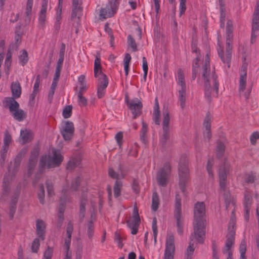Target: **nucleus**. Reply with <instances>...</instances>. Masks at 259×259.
I'll return each mask as SVG.
<instances>
[{
    "mask_svg": "<svg viewBox=\"0 0 259 259\" xmlns=\"http://www.w3.org/2000/svg\"><path fill=\"white\" fill-rule=\"evenodd\" d=\"M205 205L204 203L198 202L195 203L194 207V233L198 242L201 244L204 242L205 234Z\"/></svg>",
    "mask_w": 259,
    "mask_h": 259,
    "instance_id": "f257e3e1",
    "label": "nucleus"
},
{
    "mask_svg": "<svg viewBox=\"0 0 259 259\" xmlns=\"http://www.w3.org/2000/svg\"><path fill=\"white\" fill-rule=\"evenodd\" d=\"M27 151V148H23L17 155L14 160V168L11 171L10 167H9L8 171L9 174H6L3 180V191L2 195V199H5L7 197L10 192V185L13 179V177L15 174L17 172L18 168L20 166L21 161L23 157L26 154Z\"/></svg>",
    "mask_w": 259,
    "mask_h": 259,
    "instance_id": "f03ea898",
    "label": "nucleus"
},
{
    "mask_svg": "<svg viewBox=\"0 0 259 259\" xmlns=\"http://www.w3.org/2000/svg\"><path fill=\"white\" fill-rule=\"evenodd\" d=\"M80 182V178L77 177L72 182L71 185L68 184L64 186L61 191L60 195V204L59 207L58 219H64L63 213L64 211V204L70 200V197L74 192L78 190Z\"/></svg>",
    "mask_w": 259,
    "mask_h": 259,
    "instance_id": "7ed1b4c3",
    "label": "nucleus"
},
{
    "mask_svg": "<svg viewBox=\"0 0 259 259\" xmlns=\"http://www.w3.org/2000/svg\"><path fill=\"white\" fill-rule=\"evenodd\" d=\"M62 160L63 157L60 152L53 149L51 155H45L40 158L38 171L41 174L46 167L50 168L58 166Z\"/></svg>",
    "mask_w": 259,
    "mask_h": 259,
    "instance_id": "20e7f679",
    "label": "nucleus"
},
{
    "mask_svg": "<svg viewBox=\"0 0 259 259\" xmlns=\"http://www.w3.org/2000/svg\"><path fill=\"white\" fill-rule=\"evenodd\" d=\"M229 168V165L225 162L224 165L220 167L219 171L220 191L224 193V200L227 207L232 201L231 196L226 190L227 177Z\"/></svg>",
    "mask_w": 259,
    "mask_h": 259,
    "instance_id": "39448f33",
    "label": "nucleus"
},
{
    "mask_svg": "<svg viewBox=\"0 0 259 259\" xmlns=\"http://www.w3.org/2000/svg\"><path fill=\"white\" fill-rule=\"evenodd\" d=\"M178 173L179 176V187L181 191L184 193L186 189V184L189 179L188 159L186 155H183L180 158Z\"/></svg>",
    "mask_w": 259,
    "mask_h": 259,
    "instance_id": "423d86ee",
    "label": "nucleus"
},
{
    "mask_svg": "<svg viewBox=\"0 0 259 259\" xmlns=\"http://www.w3.org/2000/svg\"><path fill=\"white\" fill-rule=\"evenodd\" d=\"M170 115L167 109L163 111L162 132L159 139V143L162 147H165L167 141L170 136V128L169 126Z\"/></svg>",
    "mask_w": 259,
    "mask_h": 259,
    "instance_id": "0eeeda50",
    "label": "nucleus"
},
{
    "mask_svg": "<svg viewBox=\"0 0 259 259\" xmlns=\"http://www.w3.org/2000/svg\"><path fill=\"white\" fill-rule=\"evenodd\" d=\"M202 77L204 79L206 87L209 86V77H210L214 81L215 85L217 87V74L215 72L214 68H211L210 65V57L208 54L205 56V61L202 65L201 68Z\"/></svg>",
    "mask_w": 259,
    "mask_h": 259,
    "instance_id": "6e6552de",
    "label": "nucleus"
},
{
    "mask_svg": "<svg viewBox=\"0 0 259 259\" xmlns=\"http://www.w3.org/2000/svg\"><path fill=\"white\" fill-rule=\"evenodd\" d=\"M171 173V166L168 162L164 164L156 175V181L159 186L166 187L168 183Z\"/></svg>",
    "mask_w": 259,
    "mask_h": 259,
    "instance_id": "1a4fd4ad",
    "label": "nucleus"
},
{
    "mask_svg": "<svg viewBox=\"0 0 259 259\" xmlns=\"http://www.w3.org/2000/svg\"><path fill=\"white\" fill-rule=\"evenodd\" d=\"M233 38V34H226V53L225 56L223 54V49L220 47L218 49V53L219 57L224 63H229L232 56V41Z\"/></svg>",
    "mask_w": 259,
    "mask_h": 259,
    "instance_id": "9d476101",
    "label": "nucleus"
},
{
    "mask_svg": "<svg viewBox=\"0 0 259 259\" xmlns=\"http://www.w3.org/2000/svg\"><path fill=\"white\" fill-rule=\"evenodd\" d=\"M178 84L181 87L179 90V101L180 102V106L184 109L185 106L186 96V85L185 81L184 75L182 69L178 70Z\"/></svg>",
    "mask_w": 259,
    "mask_h": 259,
    "instance_id": "9b49d317",
    "label": "nucleus"
},
{
    "mask_svg": "<svg viewBox=\"0 0 259 259\" xmlns=\"http://www.w3.org/2000/svg\"><path fill=\"white\" fill-rule=\"evenodd\" d=\"M209 86L206 87L205 82L204 79L202 77L204 81V94L206 100L208 103H210L211 101L212 97H217L218 96V90H219V81L218 79V75H217V87L214 84V81L212 79L209 77Z\"/></svg>",
    "mask_w": 259,
    "mask_h": 259,
    "instance_id": "f8f14e48",
    "label": "nucleus"
},
{
    "mask_svg": "<svg viewBox=\"0 0 259 259\" xmlns=\"http://www.w3.org/2000/svg\"><path fill=\"white\" fill-rule=\"evenodd\" d=\"M181 197L179 195H176L175 209L174 217L177 221L178 233L181 235L183 233V219L181 212Z\"/></svg>",
    "mask_w": 259,
    "mask_h": 259,
    "instance_id": "ddd939ff",
    "label": "nucleus"
},
{
    "mask_svg": "<svg viewBox=\"0 0 259 259\" xmlns=\"http://www.w3.org/2000/svg\"><path fill=\"white\" fill-rule=\"evenodd\" d=\"M125 102L134 115V118H136L140 115L143 107L142 102L137 98L132 100H129L127 96L125 98Z\"/></svg>",
    "mask_w": 259,
    "mask_h": 259,
    "instance_id": "4468645a",
    "label": "nucleus"
},
{
    "mask_svg": "<svg viewBox=\"0 0 259 259\" xmlns=\"http://www.w3.org/2000/svg\"><path fill=\"white\" fill-rule=\"evenodd\" d=\"M117 7V0H111L105 8L101 9L100 17L106 19L113 16L116 13Z\"/></svg>",
    "mask_w": 259,
    "mask_h": 259,
    "instance_id": "2eb2a0df",
    "label": "nucleus"
},
{
    "mask_svg": "<svg viewBox=\"0 0 259 259\" xmlns=\"http://www.w3.org/2000/svg\"><path fill=\"white\" fill-rule=\"evenodd\" d=\"M235 232L233 230H230L226 236V241L224 248L222 249L224 254H227L226 259H233L232 252L230 248L234 243Z\"/></svg>",
    "mask_w": 259,
    "mask_h": 259,
    "instance_id": "dca6fc26",
    "label": "nucleus"
},
{
    "mask_svg": "<svg viewBox=\"0 0 259 259\" xmlns=\"http://www.w3.org/2000/svg\"><path fill=\"white\" fill-rule=\"evenodd\" d=\"M175 239L173 235L166 238L164 259H174L175 253Z\"/></svg>",
    "mask_w": 259,
    "mask_h": 259,
    "instance_id": "f3484780",
    "label": "nucleus"
},
{
    "mask_svg": "<svg viewBox=\"0 0 259 259\" xmlns=\"http://www.w3.org/2000/svg\"><path fill=\"white\" fill-rule=\"evenodd\" d=\"M74 127L73 122L67 121L61 128V133L65 141L70 140L74 134Z\"/></svg>",
    "mask_w": 259,
    "mask_h": 259,
    "instance_id": "a211bd4d",
    "label": "nucleus"
},
{
    "mask_svg": "<svg viewBox=\"0 0 259 259\" xmlns=\"http://www.w3.org/2000/svg\"><path fill=\"white\" fill-rule=\"evenodd\" d=\"M252 203V196L251 194L246 192L244 194V219L246 221L249 219V211Z\"/></svg>",
    "mask_w": 259,
    "mask_h": 259,
    "instance_id": "6ab92c4d",
    "label": "nucleus"
},
{
    "mask_svg": "<svg viewBox=\"0 0 259 259\" xmlns=\"http://www.w3.org/2000/svg\"><path fill=\"white\" fill-rule=\"evenodd\" d=\"M48 0H42L41 9L39 12L38 23L40 27H44L46 20V14Z\"/></svg>",
    "mask_w": 259,
    "mask_h": 259,
    "instance_id": "aec40b11",
    "label": "nucleus"
},
{
    "mask_svg": "<svg viewBox=\"0 0 259 259\" xmlns=\"http://www.w3.org/2000/svg\"><path fill=\"white\" fill-rule=\"evenodd\" d=\"M16 98L7 97L5 98L4 102L6 107H8L11 113H13L19 108V104L15 100Z\"/></svg>",
    "mask_w": 259,
    "mask_h": 259,
    "instance_id": "412c9836",
    "label": "nucleus"
},
{
    "mask_svg": "<svg viewBox=\"0 0 259 259\" xmlns=\"http://www.w3.org/2000/svg\"><path fill=\"white\" fill-rule=\"evenodd\" d=\"M36 233L37 236L40 238L42 240L45 238L46 224L45 222L41 220H37L36 222Z\"/></svg>",
    "mask_w": 259,
    "mask_h": 259,
    "instance_id": "4be33fe9",
    "label": "nucleus"
},
{
    "mask_svg": "<svg viewBox=\"0 0 259 259\" xmlns=\"http://www.w3.org/2000/svg\"><path fill=\"white\" fill-rule=\"evenodd\" d=\"M140 223V219L138 213V210L137 207H135L133 218L127 221V225L128 227H139Z\"/></svg>",
    "mask_w": 259,
    "mask_h": 259,
    "instance_id": "5701e85b",
    "label": "nucleus"
},
{
    "mask_svg": "<svg viewBox=\"0 0 259 259\" xmlns=\"http://www.w3.org/2000/svg\"><path fill=\"white\" fill-rule=\"evenodd\" d=\"M11 91L12 92L11 98H19L21 96V87L18 81H14L11 83Z\"/></svg>",
    "mask_w": 259,
    "mask_h": 259,
    "instance_id": "b1692460",
    "label": "nucleus"
},
{
    "mask_svg": "<svg viewBox=\"0 0 259 259\" xmlns=\"http://www.w3.org/2000/svg\"><path fill=\"white\" fill-rule=\"evenodd\" d=\"M108 85V80H104L102 82H98L97 88V95L98 98L103 97L105 94L106 89Z\"/></svg>",
    "mask_w": 259,
    "mask_h": 259,
    "instance_id": "393cba45",
    "label": "nucleus"
},
{
    "mask_svg": "<svg viewBox=\"0 0 259 259\" xmlns=\"http://www.w3.org/2000/svg\"><path fill=\"white\" fill-rule=\"evenodd\" d=\"M20 137L21 139V143L24 144L30 142L33 139V136L31 132L27 130H21L20 132Z\"/></svg>",
    "mask_w": 259,
    "mask_h": 259,
    "instance_id": "a878e982",
    "label": "nucleus"
},
{
    "mask_svg": "<svg viewBox=\"0 0 259 259\" xmlns=\"http://www.w3.org/2000/svg\"><path fill=\"white\" fill-rule=\"evenodd\" d=\"M18 197V194L15 195L11 199V202L10 206V213L9 216L11 220L13 219L14 215L15 213L16 209V203L17 202V199Z\"/></svg>",
    "mask_w": 259,
    "mask_h": 259,
    "instance_id": "bb28decb",
    "label": "nucleus"
},
{
    "mask_svg": "<svg viewBox=\"0 0 259 259\" xmlns=\"http://www.w3.org/2000/svg\"><path fill=\"white\" fill-rule=\"evenodd\" d=\"M12 114L13 117L18 121H23L26 117V113L22 109H18Z\"/></svg>",
    "mask_w": 259,
    "mask_h": 259,
    "instance_id": "cd10ccee",
    "label": "nucleus"
},
{
    "mask_svg": "<svg viewBox=\"0 0 259 259\" xmlns=\"http://www.w3.org/2000/svg\"><path fill=\"white\" fill-rule=\"evenodd\" d=\"M199 61V57L197 56L196 59L193 61V65H192V80H195L196 78L197 74L198 71V63Z\"/></svg>",
    "mask_w": 259,
    "mask_h": 259,
    "instance_id": "c85d7f7f",
    "label": "nucleus"
},
{
    "mask_svg": "<svg viewBox=\"0 0 259 259\" xmlns=\"http://www.w3.org/2000/svg\"><path fill=\"white\" fill-rule=\"evenodd\" d=\"M159 201L158 194L156 192H154L152 194V209L155 211H156L159 206Z\"/></svg>",
    "mask_w": 259,
    "mask_h": 259,
    "instance_id": "c756f323",
    "label": "nucleus"
},
{
    "mask_svg": "<svg viewBox=\"0 0 259 259\" xmlns=\"http://www.w3.org/2000/svg\"><path fill=\"white\" fill-rule=\"evenodd\" d=\"M94 76L98 79V82H102L104 80H108L107 76L102 72V69L94 70Z\"/></svg>",
    "mask_w": 259,
    "mask_h": 259,
    "instance_id": "7c9ffc66",
    "label": "nucleus"
},
{
    "mask_svg": "<svg viewBox=\"0 0 259 259\" xmlns=\"http://www.w3.org/2000/svg\"><path fill=\"white\" fill-rule=\"evenodd\" d=\"M122 187L121 182L118 181L115 182L113 187L114 196L115 198H117L120 195Z\"/></svg>",
    "mask_w": 259,
    "mask_h": 259,
    "instance_id": "2f4dec72",
    "label": "nucleus"
},
{
    "mask_svg": "<svg viewBox=\"0 0 259 259\" xmlns=\"http://www.w3.org/2000/svg\"><path fill=\"white\" fill-rule=\"evenodd\" d=\"M19 63L24 66L28 61V53L26 51L23 50L21 51V54L19 57Z\"/></svg>",
    "mask_w": 259,
    "mask_h": 259,
    "instance_id": "473e14b6",
    "label": "nucleus"
},
{
    "mask_svg": "<svg viewBox=\"0 0 259 259\" xmlns=\"http://www.w3.org/2000/svg\"><path fill=\"white\" fill-rule=\"evenodd\" d=\"M87 201V200L86 198H82L81 200H80L79 217L80 218V220L81 221H82L84 217L85 211V204Z\"/></svg>",
    "mask_w": 259,
    "mask_h": 259,
    "instance_id": "72a5a7b5",
    "label": "nucleus"
},
{
    "mask_svg": "<svg viewBox=\"0 0 259 259\" xmlns=\"http://www.w3.org/2000/svg\"><path fill=\"white\" fill-rule=\"evenodd\" d=\"M259 29V23H252V32L251 36V42L253 43L255 41L257 31Z\"/></svg>",
    "mask_w": 259,
    "mask_h": 259,
    "instance_id": "f704fd0d",
    "label": "nucleus"
},
{
    "mask_svg": "<svg viewBox=\"0 0 259 259\" xmlns=\"http://www.w3.org/2000/svg\"><path fill=\"white\" fill-rule=\"evenodd\" d=\"M82 12V8L72 7L71 19L74 20L76 18L79 20Z\"/></svg>",
    "mask_w": 259,
    "mask_h": 259,
    "instance_id": "c9c22d12",
    "label": "nucleus"
},
{
    "mask_svg": "<svg viewBox=\"0 0 259 259\" xmlns=\"http://www.w3.org/2000/svg\"><path fill=\"white\" fill-rule=\"evenodd\" d=\"M193 239H195L196 241H197V239L195 237V234H192V235L190 237V240L189 242V245L187 248V254L191 255L194 250V241L193 240Z\"/></svg>",
    "mask_w": 259,
    "mask_h": 259,
    "instance_id": "e433bc0d",
    "label": "nucleus"
},
{
    "mask_svg": "<svg viewBox=\"0 0 259 259\" xmlns=\"http://www.w3.org/2000/svg\"><path fill=\"white\" fill-rule=\"evenodd\" d=\"M33 4V0H27L25 14L28 17V20H30V16L31 15L32 9Z\"/></svg>",
    "mask_w": 259,
    "mask_h": 259,
    "instance_id": "4c0bfd02",
    "label": "nucleus"
},
{
    "mask_svg": "<svg viewBox=\"0 0 259 259\" xmlns=\"http://www.w3.org/2000/svg\"><path fill=\"white\" fill-rule=\"evenodd\" d=\"M246 75L245 74H241L240 76L239 79V91L244 92L246 87Z\"/></svg>",
    "mask_w": 259,
    "mask_h": 259,
    "instance_id": "58836bf2",
    "label": "nucleus"
},
{
    "mask_svg": "<svg viewBox=\"0 0 259 259\" xmlns=\"http://www.w3.org/2000/svg\"><path fill=\"white\" fill-rule=\"evenodd\" d=\"M252 23H259V2H257L256 3L253 15Z\"/></svg>",
    "mask_w": 259,
    "mask_h": 259,
    "instance_id": "ea45409f",
    "label": "nucleus"
},
{
    "mask_svg": "<svg viewBox=\"0 0 259 259\" xmlns=\"http://www.w3.org/2000/svg\"><path fill=\"white\" fill-rule=\"evenodd\" d=\"M36 163V161L29 160L27 173L28 177L31 176L33 174V170L35 167Z\"/></svg>",
    "mask_w": 259,
    "mask_h": 259,
    "instance_id": "a19ab883",
    "label": "nucleus"
},
{
    "mask_svg": "<svg viewBox=\"0 0 259 259\" xmlns=\"http://www.w3.org/2000/svg\"><path fill=\"white\" fill-rule=\"evenodd\" d=\"M148 126L146 123L142 122V127L140 131V139L143 142L145 141V136L147 132Z\"/></svg>",
    "mask_w": 259,
    "mask_h": 259,
    "instance_id": "79ce46f5",
    "label": "nucleus"
},
{
    "mask_svg": "<svg viewBox=\"0 0 259 259\" xmlns=\"http://www.w3.org/2000/svg\"><path fill=\"white\" fill-rule=\"evenodd\" d=\"M225 150V145L221 142H218L217 146V156L220 158L222 156L224 151Z\"/></svg>",
    "mask_w": 259,
    "mask_h": 259,
    "instance_id": "37998d69",
    "label": "nucleus"
},
{
    "mask_svg": "<svg viewBox=\"0 0 259 259\" xmlns=\"http://www.w3.org/2000/svg\"><path fill=\"white\" fill-rule=\"evenodd\" d=\"M78 104L80 107H85L88 103L87 99L80 93H77Z\"/></svg>",
    "mask_w": 259,
    "mask_h": 259,
    "instance_id": "c03bdc74",
    "label": "nucleus"
},
{
    "mask_svg": "<svg viewBox=\"0 0 259 259\" xmlns=\"http://www.w3.org/2000/svg\"><path fill=\"white\" fill-rule=\"evenodd\" d=\"M94 226L93 221L91 220L88 224V235L89 238H92L94 235Z\"/></svg>",
    "mask_w": 259,
    "mask_h": 259,
    "instance_id": "a18cd8bd",
    "label": "nucleus"
},
{
    "mask_svg": "<svg viewBox=\"0 0 259 259\" xmlns=\"http://www.w3.org/2000/svg\"><path fill=\"white\" fill-rule=\"evenodd\" d=\"M37 196L40 203L44 204L45 203V189L42 184L40 186V190L37 194Z\"/></svg>",
    "mask_w": 259,
    "mask_h": 259,
    "instance_id": "49530a36",
    "label": "nucleus"
},
{
    "mask_svg": "<svg viewBox=\"0 0 259 259\" xmlns=\"http://www.w3.org/2000/svg\"><path fill=\"white\" fill-rule=\"evenodd\" d=\"M127 42L129 46L132 49L133 52L137 51V47L136 41L131 35H129L127 36Z\"/></svg>",
    "mask_w": 259,
    "mask_h": 259,
    "instance_id": "de8ad7c7",
    "label": "nucleus"
},
{
    "mask_svg": "<svg viewBox=\"0 0 259 259\" xmlns=\"http://www.w3.org/2000/svg\"><path fill=\"white\" fill-rule=\"evenodd\" d=\"M79 164V161L77 159H73L70 160L67 163V168L71 170L77 166Z\"/></svg>",
    "mask_w": 259,
    "mask_h": 259,
    "instance_id": "09e8293b",
    "label": "nucleus"
},
{
    "mask_svg": "<svg viewBox=\"0 0 259 259\" xmlns=\"http://www.w3.org/2000/svg\"><path fill=\"white\" fill-rule=\"evenodd\" d=\"M53 253V248L52 247L48 246L47 249L44 253L43 259H52Z\"/></svg>",
    "mask_w": 259,
    "mask_h": 259,
    "instance_id": "8fccbe9b",
    "label": "nucleus"
},
{
    "mask_svg": "<svg viewBox=\"0 0 259 259\" xmlns=\"http://www.w3.org/2000/svg\"><path fill=\"white\" fill-rule=\"evenodd\" d=\"M160 110H153V120L154 122V123L157 125L160 124Z\"/></svg>",
    "mask_w": 259,
    "mask_h": 259,
    "instance_id": "3c124183",
    "label": "nucleus"
},
{
    "mask_svg": "<svg viewBox=\"0 0 259 259\" xmlns=\"http://www.w3.org/2000/svg\"><path fill=\"white\" fill-rule=\"evenodd\" d=\"M72 113V106H67L63 109L62 114L65 118H68L70 117Z\"/></svg>",
    "mask_w": 259,
    "mask_h": 259,
    "instance_id": "603ef678",
    "label": "nucleus"
},
{
    "mask_svg": "<svg viewBox=\"0 0 259 259\" xmlns=\"http://www.w3.org/2000/svg\"><path fill=\"white\" fill-rule=\"evenodd\" d=\"M39 154V150L37 148H35L31 152L29 160L37 161V157Z\"/></svg>",
    "mask_w": 259,
    "mask_h": 259,
    "instance_id": "864d4df0",
    "label": "nucleus"
},
{
    "mask_svg": "<svg viewBox=\"0 0 259 259\" xmlns=\"http://www.w3.org/2000/svg\"><path fill=\"white\" fill-rule=\"evenodd\" d=\"M246 250V241L245 239L241 240V243L239 245V252L240 254L244 255L245 254Z\"/></svg>",
    "mask_w": 259,
    "mask_h": 259,
    "instance_id": "5fc2aeb1",
    "label": "nucleus"
},
{
    "mask_svg": "<svg viewBox=\"0 0 259 259\" xmlns=\"http://www.w3.org/2000/svg\"><path fill=\"white\" fill-rule=\"evenodd\" d=\"M40 246L39 240L38 238H35L31 245V249L33 252L36 253L39 249Z\"/></svg>",
    "mask_w": 259,
    "mask_h": 259,
    "instance_id": "6e6d98bb",
    "label": "nucleus"
},
{
    "mask_svg": "<svg viewBox=\"0 0 259 259\" xmlns=\"http://www.w3.org/2000/svg\"><path fill=\"white\" fill-rule=\"evenodd\" d=\"M259 139V133L257 131L254 132L250 136V141L252 145L256 144V140Z\"/></svg>",
    "mask_w": 259,
    "mask_h": 259,
    "instance_id": "4d7b16f0",
    "label": "nucleus"
},
{
    "mask_svg": "<svg viewBox=\"0 0 259 259\" xmlns=\"http://www.w3.org/2000/svg\"><path fill=\"white\" fill-rule=\"evenodd\" d=\"M213 160L209 159L207 161L206 166L207 170L210 178H213V173L212 171V167L213 166Z\"/></svg>",
    "mask_w": 259,
    "mask_h": 259,
    "instance_id": "13d9d810",
    "label": "nucleus"
},
{
    "mask_svg": "<svg viewBox=\"0 0 259 259\" xmlns=\"http://www.w3.org/2000/svg\"><path fill=\"white\" fill-rule=\"evenodd\" d=\"M256 179V175L255 173L250 172L246 175L245 181L247 183H253Z\"/></svg>",
    "mask_w": 259,
    "mask_h": 259,
    "instance_id": "bf43d9fd",
    "label": "nucleus"
},
{
    "mask_svg": "<svg viewBox=\"0 0 259 259\" xmlns=\"http://www.w3.org/2000/svg\"><path fill=\"white\" fill-rule=\"evenodd\" d=\"M186 0H180V16H181L186 10Z\"/></svg>",
    "mask_w": 259,
    "mask_h": 259,
    "instance_id": "052dcab7",
    "label": "nucleus"
},
{
    "mask_svg": "<svg viewBox=\"0 0 259 259\" xmlns=\"http://www.w3.org/2000/svg\"><path fill=\"white\" fill-rule=\"evenodd\" d=\"M114 240L117 243L118 247L121 248L123 246L122 239L120 235L118 232H115L114 234Z\"/></svg>",
    "mask_w": 259,
    "mask_h": 259,
    "instance_id": "680f3d73",
    "label": "nucleus"
},
{
    "mask_svg": "<svg viewBox=\"0 0 259 259\" xmlns=\"http://www.w3.org/2000/svg\"><path fill=\"white\" fill-rule=\"evenodd\" d=\"M46 187L48 195L49 196H52L54 194L53 186L52 183L49 181H47Z\"/></svg>",
    "mask_w": 259,
    "mask_h": 259,
    "instance_id": "e2e57ef3",
    "label": "nucleus"
},
{
    "mask_svg": "<svg viewBox=\"0 0 259 259\" xmlns=\"http://www.w3.org/2000/svg\"><path fill=\"white\" fill-rule=\"evenodd\" d=\"M233 26L232 21L228 20L227 22L226 34H233Z\"/></svg>",
    "mask_w": 259,
    "mask_h": 259,
    "instance_id": "0e129e2a",
    "label": "nucleus"
},
{
    "mask_svg": "<svg viewBox=\"0 0 259 259\" xmlns=\"http://www.w3.org/2000/svg\"><path fill=\"white\" fill-rule=\"evenodd\" d=\"M109 176L114 179H118L120 177V174L115 172L112 168H109L108 169Z\"/></svg>",
    "mask_w": 259,
    "mask_h": 259,
    "instance_id": "69168bd1",
    "label": "nucleus"
},
{
    "mask_svg": "<svg viewBox=\"0 0 259 259\" xmlns=\"http://www.w3.org/2000/svg\"><path fill=\"white\" fill-rule=\"evenodd\" d=\"M73 230V224L70 221L68 222L66 228V235L69 237H71L72 233Z\"/></svg>",
    "mask_w": 259,
    "mask_h": 259,
    "instance_id": "338daca9",
    "label": "nucleus"
},
{
    "mask_svg": "<svg viewBox=\"0 0 259 259\" xmlns=\"http://www.w3.org/2000/svg\"><path fill=\"white\" fill-rule=\"evenodd\" d=\"M98 69H102V66L101 64V59L99 57H96L95 62H94V70H97Z\"/></svg>",
    "mask_w": 259,
    "mask_h": 259,
    "instance_id": "774afa93",
    "label": "nucleus"
}]
</instances>
